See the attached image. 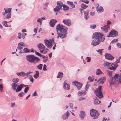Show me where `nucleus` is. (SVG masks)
<instances>
[{
  "mask_svg": "<svg viewBox=\"0 0 121 121\" xmlns=\"http://www.w3.org/2000/svg\"><path fill=\"white\" fill-rule=\"evenodd\" d=\"M119 82L121 83V76H120L118 74H115L113 77L110 78L109 81V84L111 87Z\"/></svg>",
  "mask_w": 121,
  "mask_h": 121,
  "instance_id": "nucleus-3",
  "label": "nucleus"
},
{
  "mask_svg": "<svg viewBox=\"0 0 121 121\" xmlns=\"http://www.w3.org/2000/svg\"><path fill=\"white\" fill-rule=\"evenodd\" d=\"M103 50V49H100L96 51L99 53V54L101 55H102V51Z\"/></svg>",
  "mask_w": 121,
  "mask_h": 121,
  "instance_id": "nucleus-41",
  "label": "nucleus"
},
{
  "mask_svg": "<svg viewBox=\"0 0 121 121\" xmlns=\"http://www.w3.org/2000/svg\"><path fill=\"white\" fill-rule=\"evenodd\" d=\"M19 79L17 78H13L12 80V82H13V83H15V84H17L19 81Z\"/></svg>",
  "mask_w": 121,
  "mask_h": 121,
  "instance_id": "nucleus-33",
  "label": "nucleus"
},
{
  "mask_svg": "<svg viewBox=\"0 0 121 121\" xmlns=\"http://www.w3.org/2000/svg\"><path fill=\"white\" fill-rule=\"evenodd\" d=\"M89 87V85L88 83V82H87V84L85 86V90L86 91H87Z\"/></svg>",
  "mask_w": 121,
  "mask_h": 121,
  "instance_id": "nucleus-44",
  "label": "nucleus"
},
{
  "mask_svg": "<svg viewBox=\"0 0 121 121\" xmlns=\"http://www.w3.org/2000/svg\"><path fill=\"white\" fill-rule=\"evenodd\" d=\"M18 86V84H15V83H12L11 84V86L12 87L13 90L16 91V87Z\"/></svg>",
  "mask_w": 121,
  "mask_h": 121,
  "instance_id": "nucleus-24",
  "label": "nucleus"
},
{
  "mask_svg": "<svg viewBox=\"0 0 121 121\" xmlns=\"http://www.w3.org/2000/svg\"><path fill=\"white\" fill-rule=\"evenodd\" d=\"M118 35V33L117 31L114 30L112 29L107 36L108 37H115L117 36Z\"/></svg>",
  "mask_w": 121,
  "mask_h": 121,
  "instance_id": "nucleus-10",
  "label": "nucleus"
},
{
  "mask_svg": "<svg viewBox=\"0 0 121 121\" xmlns=\"http://www.w3.org/2000/svg\"><path fill=\"white\" fill-rule=\"evenodd\" d=\"M100 101L97 99V97H95L94 99V104H95L97 105L99 104Z\"/></svg>",
  "mask_w": 121,
  "mask_h": 121,
  "instance_id": "nucleus-25",
  "label": "nucleus"
},
{
  "mask_svg": "<svg viewBox=\"0 0 121 121\" xmlns=\"http://www.w3.org/2000/svg\"><path fill=\"white\" fill-rule=\"evenodd\" d=\"M33 96H37V94L36 93V91H35V92L33 94Z\"/></svg>",
  "mask_w": 121,
  "mask_h": 121,
  "instance_id": "nucleus-60",
  "label": "nucleus"
},
{
  "mask_svg": "<svg viewBox=\"0 0 121 121\" xmlns=\"http://www.w3.org/2000/svg\"><path fill=\"white\" fill-rule=\"evenodd\" d=\"M22 85H23L22 84H21L19 85L18 86L15 91L16 92H18L22 90Z\"/></svg>",
  "mask_w": 121,
  "mask_h": 121,
  "instance_id": "nucleus-23",
  "label": "nucleus"
},
{
  "mask_svg": "<svg viewBox=\"0 0 121 121\" xmlns=\"http://www.w3.org/2000/svg\"><path fill=\"white\" fill-rule=\"evenodd\" d=\"M23 51H24V52L27 53L30 52V50L28 49L27 48H25L23 49Z\"/></svg>",
  "mask_w": 121,
  "mask_h": 121,
  "instance_id": "nucleus-40",
  "label": "nucleus"
},
{
  "mask_svg": "<svg viewBox=\"0 0 121 121\" xmlns=\"http://www.w3.org/2000/svg\"><path fill=\"white\" fill-rule=\"evenodd\" d=\"M81 8H80V11L82 15V11L83 10L86 9L88 6V5H86L82 3L81 5Z\"/></svg>",
  "mask_w": 121,
  "mask_h": 121,
  "instance_id": "nucleus-18",
  "label": "nucleus"
},
{
  "mask_svg": "<svg viewBox=\"0 0 121 121\" xmlns=\"http://www.w3.org/2000/svg\"><path fill=\"white\" fill-rule=\"evenodd\" d=\"M37 47L39 49L40 51V52H43V51L44 50L45 48V47L41 43L38 44Z\"/></svg>",
  "mask_w": 121,
  "mask_h": 121,
  "instance_id": "nucleus-12",
  "label": "nucleus"
},
{
  "mask_svg": "<svg viewBox=\"0 0 121 121\" xmlns=\"http://www.w3.org/2000/svg\"><path fill=\"white\" fill-rule=\"evenodd\" d=\"M96 10L97 12L99 13L103 12L104 11L102 7H100L96 9Z\"/></svg>",
  "mask_w": 121,
  "mask_h": 121,
  "instance_id": "nucleus-29",
  "label": "nucleus"
},
{
  "mask_svg": "<svg viewBox=\"0 0 121 121\" xmlns=\"http://www.w3.org/2000/svg\"><path fill=\"white\" fill-rule=\"evenodd\" d=\"M86 98H84L83 97H81L80 98H79V100L80 101H81L82 100L84 99H85Z\"/></svg>",
  "mask_w": 121,
  "mask_h": 121,
  "instance_id": "nucleus-58",
  "label": "nucleus"
},
{
  "mask_svg": "<svg viewBox=\"0 0 121 121\" xmlns=\"http://www.w3.org/2000/svg\"><path fill=\"white\" fill-rule=\"evenodd\" d=\"M57 4L58 5L56 6L53 9L54 11L55 12H58L60 10L62 7V2L61 1H57Z\"/></svg>",
  "mask_w": 121,
  "mask_h": 121,
  "instance_id": "nucleus-9",
  "label": "nucleus"
},
{
  "mask_svg": "<svg viewBox=\"0 0 121 121\" xmlns=\"http://www.w3.org/2000/svg\"><path fill=\"white\" fill-rule=\"evenodd\" d=\"M86 92L85 91H80L78 93V95L80 96L81 95H84L86 94Z\"/></svg>",
  "mask_w": 121,
  "mask_h": 121,
  "instance_id": "nucleus-26",
  "label": "nucleus"
},
{
  "mask_svg": "<svg viewBox=\"0 0 121 121\" xmlns=\"http://www.w3.org/2000/svg\"><path fill=\"white\" fill-rule=\"evenodd\" d=\"M102 87V86H100L95 90V93L96 95L99 98H102L103 97V95L101 92Z\"/></svg>",
  "mask_w": 121,
  "mask_h": 121,
  "instance_id": "nucleus-8",
  "label": "nucleus"
},
{
  "mask_svg": "<svg viewBox=\"0 0 121 121\" xmlns=\"http://www.w3.org/2000/svg\"><path fill=\"white\" fill-rule=\"evenodd\" d=\"M69 106L71 108H72L73 107V104L72 103H70L69 104Z\"/></svg>",
  "mask_w": 121,
  "mask_h": 121,
  "instance_id": "nucleus-61",
  "label": "nucleus"
},
{
  "mask_svg": "<svg viewBox=\"0 0 121 121\" xmlns=\"http://www.w3.org/2000/svg\"><path fill=\"white\" fill-rule=\"evenodd\" d=\"M116 44L118 48H121V43H117Z\"/></svg>",
  "mask_w": 121,
  "mask_h": 121,
  "instance_id": "nucleus-50",
  "label": "nucleus"
},
{
  "mask_svg": "<svg viewBox=\"0 0 121 121\" xmlns=\"http://www.w3.org/2000/svg\"><path fill=\"white\" fill-rule=\"evenodd\" d=\"M94 77L93 76L91 77V76H89L88 78V79L90 82H92L93 81L94 79Z\"/></svg>",
  "mask_w": 121,
  "mask_h": 121,
  "instance_id": "nucleus-39",
  "label": "nucleus"
},
{
  "mask_svg": "<svg viewBox=\"0 0 121 121\" xmlns=\"http://www.w3.org/2000/svg\"><path fill=\"white\" fill-rule=\"evenodd\" d=\"M106 79V78L105 77H101L99 79L97 82H99L100 83L102 84L105 81Z\"/></svg>",
  "mask_w": 121,
  "mask_h": 121,
  "instance_id": "nucleus-21",
  "label": "nucleus"
},
{
  "mask_svg": "<svg viewBox=\"0 0 121 121\" xmlns=\"http://www.w3.org/2000/svg\"><path fill=\"white\" fill-rule=\"evenodd\" d=\"M110 28V26H108L107 27H105L104 26H103V27H101V28L103 31L106 33L108 32V28Z\"/></svg>",
  "mask_w": 121,
  "mask_h": 121,
  "instance_id": "nucleus-27",
  "label": "nucleus"
},
{
  "mask_svg": "<svg viewBox=\"0 0 121 121\" xmlns=\"http://www.w3.org/2000/svg\"><path fill=\"white\" fill-rule=\"evenodd\" d=\"M86 58H87L86 59L87 61L88 62H90L91 61V58L89 57H87Z\"/></svg>",
  "mask_w": 121,
  "mask_h": 121,
  "instance_id": "nucleus-49",
  "label": "nucleus"
},
{
  "mask_svg": "<svg viewBox=\"0 0 121 121\" xmlns=\"http://www.w3.org/2000/svg\"><path fill=\"white\" fill-rule=\"evenodd\" d=\"M102 73L100 69H97L96 71V74L97 75H99Z\"/></svg>",
  "mask_w": 121,
  "mask_h": 121,
  "instance_id": "nucleus-34",
  "label": "nucleus"
},
{
  "mask_svg": "<svg viewBox=\"0 0 121 121\" xmlns=\"http://www.w3.org/2000/svg\"><path fill=\"white\" fill-rule=\"evenodd\" d=\"M118 40L117 39H115L113 40L111 42V43H115L117 42Z\"/></svg>",
  "mask_w": 121,
  "mask_h": 121,
  "instance_id": "nucleus-52",
  "label": "nucleus"
},
{
  "mask_svg": "<svg viewBox=\"0 0 121 121\" xmlns=\"http://www.w3.org/2000/svg\"><path fill=\"white\" fill-rule=\"evenodd\" d=\"M11 9H7L5 10L4 13L3 12L2 14L4 15V19H9L11 17Z\"/></svg>",
  "mask_w": 121,
  "mask_h": 121,
  "instance_id": "nucleus-6",
  "label": "nucleus"
},
{
  "mask_svg": "<svg viewBox=\"0 0 121 121\" xmlns=\"http://www.w3.org/2000/svg\"><path fill=\"white\" fill-rule=\"evenodd\" d=\"M4 90L3 89V86L2 84L0 85V92H4Z\"/></svg>",
  "mask_w": 121,
  "mask_h": 121,
  "instance_id": "nucleus-38",
  "label": "nucleus"
},
{
  "mask_svg": "<svg viewBox=\"0 0 121 121\" xmlns=\"http://www.w3.org/2000/svg\"><path fill=\"white\" fill-rule=\"evenodd\" d=\"M112 72L111 71H109L108 72V74L109 76H111L112 75Z\"/></svg>",
  "mask_w": 121,
  "mask_h": 121,
  "instance_id": "nucleus-63",
  "label": "nucleus"
},
{
  "mask_svg": "<svg viewBox=\"0 0 121 121\" xmlns=\"http://www.w3.org/2000/svg\"><path fill=\"white\" fill-rule=\"evenodd\" d=\"M102 121H107V118H106L105 117H104Z\"/></svg>",
  "mask_w": 121,
  "mask_h": 121,
  "instance_id": "nucleus-62",
  "label": "nucleus"
},
{
  "mask_svg": "<svg viewBox=\"0 0 121 121\" xmlns=\"http://www.w3.org/2000/svg\"><path fill=\"white\" fill-rule=\"evenodd\" d=\"M95 14V13L94 12H91L90 13V14L92 16H93Z\"/></svg>",
  "mask_w": 121,
  "mask_h": 121,
  "instance_id": "nucleus-57",
  "label": "nucleus"
},
{
  "mask_svg": "<svg viewBox=\"0 0 121 121\" xmlns=\"http://www.w3.org/2000/svg\"><path fill=\"white\" fill-rule=\"evenodd\" d=\"M117 63V61L113 63H109L108 62H106L104 63V65L108 67V68L110 70L115 71L118 66Z\"/></svg>",
  "mask_w": 121,
  "mask_h": 121,
  "instance_id": "nucleus-5",
  "label": "nucleus"
},
{
  "mask_svg": "<svg viewBox=\"0 0 121 121\" xmlns=\"http://www.w3.org/2000/svg\"><path fill=\"white\" fill-rule=\"evenodd\" d=\"M21 37H22V36H21V34L20 33H19L18 34V38L19 39H21Z\"/></svg>",
  "mask_w": 121,
  "mask_h": 121,
  "instance_id": "nucleus-59",
  "label": "nucleus"
},
{
  "mask_svg": "<svg viewBox=\"0 0 121 121\" xmlns=\"http://www.w3.org/2000/svg\"><path fill=\"white\" fill-rule=\"evenodd\" d=\"M24 95L25 94L23 92H21L18 94V96L20 97H21Z\"/></svg>",
  "mask_w": 121,
  "mask_h": 121,
  "instance_id": "nucleus-45",
  "label": "nucleus"
},
{
  "mask_svg": "<svg viewBox=\"0 0 121 121\" xmlns=\"http://www.w3.org/2000/svg\"><path fill=\"white\" fill-rule=\"evenodd\" d=\"M54 39L52 38L50 39L49 40L47 39L44 40V41L45 45L49 48H52V44L54 42Z\"/></svg>",
  "mask_w": 121,
  "mask_h": 121,
  "instance_id": "nucleus-7",
  "label": "nucleus"
},
{
  "mask_svg": "<svg viewBox=\"0 0 121 121\" xmlns=\"http://www.w3.org/2000/svg\"><path fill=\"white\" fill-rule=\"evenodd\" d=\"M48 57L47 56H46V57L44 58L43 59V61L45 63L48 60Z\"/></svg>",
  "mask_w": 121,
  "mask_h": 121,
  "instance_id": "nucleus-42",
  "label": "nucleus"
},
{
  "mask_svg": "<svg viewBox=\"0 0 121 121\" xmlns=\"http://www.w3.org/2000/svg\"><path fill=\"white\" fill-rule=\"evenodd\" d=\"M30 77L29 78L30 81L32 82H33L34 81L33 78L32 77V75H30Z\"/></svg>",
  "mask_w": 121,
  "mask_h": 121,
  "instance_id": "nucleus-47",
  "label": "nucleus"
},
{
  "mask_svg": "<svg viewBox=\"0 0 121 121\" xmlns=\"http://www.w3.org/2000/svg\"><path fill=\"white\" fill-rule=\"evenodd\" d=\"M69 115V112L67 111V112L64 114L62 117V118L64 120L67 119Z\"/></svg>",
  "mask_w": 121,
  "mask_h": 121,
  "instance_id": "nucleus-20",
  "label": "nucleus"
},
{
  "mask_svg": "<svg viewBox=\"0 0 121 121\" xmlns=\"http://www.w3.org/2000/svg\"><path fill=\"white\" fill-rule=\"evenodd\" d=\"M91 115L93 117H94V119L99 115V114L98 112L93 109H92L90 110Z\"/></svg>",
  "mask_w": 121,
  "mask_h": 121,
  "instance_id": "nucleus-11",
  "label": "nucleus"
},
{
  "mask_svg": "<svg viewBox=\"0 0 121 121\" xmlns=\"http://www.w3.org/2000/svg\"><path fill=\"white\" fill-rule=\"evenodd\" d=\"M92 38L94 39L91 44L95 46L98 45L101 42L105 40V37L103 34L98 32L93 34Z\"/></svg>",
  "mask_w": 121,
  "mask_h": 121,
  "instance_id": "nucleus-1",
  "label": "nucleus"
},
{
  "mask_svg": "<svg viewBox=\"0 0 121 121\" xmlns=\"http://www.w3.org/2000/svg\"><path fill=\"white\" fill-rule=\"evenodd\" d=\"M73 84L77 87L78 89L79 90L81 88L82 84L78 82L74 81L73 82Z\"/></svg>",
  "mask_w": 121,
  "mask_h": 121,
  "instance_id": "nucleus-13",
  "label": "nucleus"
},
{
  "mask_svg": "<svg viewBox=\"0 0 121 121\" xmlns=\"http://www.w3.org/2000/svg\"><path fill=\"white\" fill-rule=\"evenodd\" d=\"M16 74L18 76L23 77L25 76V73L23 71H22L21 72L17 73Z\"/></svg>",
  "mask_w": 121,
  "mask_h": 121,
  "instance_id": "nucleus-28",
  "label": "nucleus"
},
{
  "mask_svg": "<svg viewBox=\"0 0 121 121\" xmlns=\"http://www.w3.org/2000/svg\"><path fill=\"white\" fill-rule=\"evenodd\" d=\"M81 1L87 4H88L89 3V1L87 0H82Z\"/></svg>",
  "mask_w": 121,
  "mask_h": 121,
  "instance_id": "nucleus-53",
  "label": "nucleus"
},
{
  "mask_svg": "<svg viewBox=\"0 0 121 121\" xmlns=\"http://www.w3.org/2000/svg\"><path fill=\"white\" fill-rule=\"evenodd\" d=\"M27 60L31 63L35 64L40 60V59L32 55H27L26 56Z\"/></svg>",
  "mask_w": 121,
  "mask_h": 121,
  "instance_id": "nucleus-4",
  "label": "nucleus"
},
{
  "mask_svg": "<svg viewBox=\"0 0 121 121\" xmlns=\"http://www.w3.org/2000/svg\"><path fill=\"white\" fill-rule=\"evenodd\" d=\"M22 32H26V29H22Z\"/></svg>",
  "mask_w": 121,
  "mask_h": 121,
  "instance_id": "nucleus-64",
  "label": "nucleus"
},
{
  "mask_svg": "<svg viewBox=\"0 0 121 121\" xmlns=\"http://www.w3.org/2000/svg\"><path fill=\"white\" fill-rule=\"evenodd\" d=\"M29 87H27L25 88V89L24 91L25 93H26L29 90Z\"/></svg>",
  "mask_w": 121,
  "mask_h": 121,
  "instance_id": "nucleus-46",
  "label": "nucleus"
},
{
  "mask_svg": "<svg viewBox=\"0 0 121 121\" xmlns=\"http://www.w3.org/2000/svg\"><path fill=\"white\" fill-rule=\"evenodd\" d=\"M63 7V9L64 10H67L69 9V7L65 4H63L62 5Z\"/></svg>",
  "mask_w": 121,
  "mask_h": 121,
  "instance_id": "nucleus-36",
  "label": "nucleus"
},
{
  "mask_svg": "<svg viewBox=\"0 0 121 121\" xmlns=\"http://www.w3.org/2000/svg\"><path fill=\"white\" fill-rule=\"evenodd\" d=\"M42 19H41V18H39L38 19L37 21V22H40L42 23Z\"/></svg>",
  "mask_w": 121,
  "mask_h": 121,
  "instance_id": "nucleus-51",
  "label": "nucleus"
},
{
  "mask_svg": "<svg viewBox=\"0 0 121 121\" xmlns=\"http://www.w3.org/2000/svg\"><path fill=\"white\" fill-rule=\"evenodd\" d=\"M63 88L66 90H68L70 89L69 86L66 83V80H65L63 83Z\"/></svg>",
  "mask_w": 121,
  "mask_h": 121,
  "instance_id": "nucleus-17",
  "label": "nucleus"
},
{
  "mask_svg": "<svg viewBox=\"0 0 121 121\" xmlns=\"http://www.w3.org/2000/svg\"><path fill=\"white\" fill-rule=\"evenodd\" d=\"M84 18L86 20H87L89 18L88 13L84 11Z\"/></svg>",
  "mask_w": 121,
  "mask_h": 121,
  "instance_id": "nucleus-30",
  "label": "nucleus"
},
{
  "mask_svg": "<svg viewBox=\"0 0 121 121\" xmlns=\"http://www.w3.org/2000/svg\"><path fill=\"white\" fill-rule=\"evenodd\" d=\"M105 58L110 60H112L114 58V57L111 54L108 53H106L105 55Z\"/></svg>",
  "mask_w": 121,
  "mask_h": 121,
  "instance_id": "nucleus-14",
  "label": "nucleus"
},
{
  "mask_svg": "<svg viewBox=\"0 0 121 121\" xmlns=\"http://www.w3.org/2000/svg\"><path fill=\"white\" fill-rule=\"evenodd\" d=\"M96 25L95 24H92L91 25L90 27L92 29H95L96 27Z\"/></svg>",
  "mask_w": 121,
  "mask_h": 121,
  "instance_id": "nucleus-43",
  "label": "nucleus"
},
{
  "mask_svg": "<svg viewBox=\"0 0 121 121\" xmlns=\"http://www.w3.org/2000/svg\"><path fill=\"white\" fill-rule=\"evenodd\" d=\"M63 22L64 23L68 26H69L71 25V22L68 19H63Z\"/></svg>",
  "mask_w": 121,
  "mask_h": 121,
  "instance_id": "nucleus-19",
  "label": "nucleus"
},
{
  "mask_svg": "<svg viewBox=\"0 0 121 121\" xmlns=\"http://www.w3.org/2000/svg\"><path fill=\"white\" fill-rule=\"evenodd\" d=\"M80 117L82 120L85 117V113L84 112L81 111L79 115Z\"/></svg>",
  "mask_w": 121,
  "mask_h": 121,
  "instance_id": "nucleus-22",
  "label": "nucleus"
},
{
  "mask_svg": "<svg viewBox=\"0 0 121 121\" xmlns=\"http://www.w3.org/2000/svg\"><path fill=\"white\" fill-rule=\"evenodd\" d=\"M56 29L58 35L57 38L60 37L63 39L66 37V34L67 33V28L62 25L59 24L56 26Z\"/></svg>",
  "mask_w": 121,
  "mask_h": 121,
  "instance_id": "nucleus-2",
  "label": "nucleus"
},
{
  "mask_svg": "<svg viewBox=\"0 0 121 121\" xmlns=\"http://www.w3.org/2000/svg\"><path fill=\"white\" fill-rule=\"evenodd\" d=\"M70 5L71 6V7L73 8H74L75 7V5L73 4V3L72 2L71 3H70Z\"/></svg>",
  "mask_w": 121,
  "mask_h": 121,
  "instance_id": "nucleus-56",
  "label": "nucleus"
},
{
  "mask_svg": "<svg viewBox=\"0 0 121 121\" xmlns=\"http://www.w3.org/2000/svg\"><path fill=\"white\" fill-rule=\"evenodd\" d=\"M6 22L5 21H4L3 22H2V24L3 25H4V26L5 27H10V26H11V25H10L9 26H8V25H7V22Z\"/></svg>",
  "mask_w": 121,
  "mask_h": 121,
  "instance_id": "nucleus-37",
  "label": "nucleus"
},
{
  "mask_svg": "<svg viewBox=\"0 0 121 121\" xmlns=\"http://www.w3.org/2000/svg\"><path fill=\"white\" fill-rule=\"evenodd\" d=\"M43 66V65L42 64H40L37 66V68L38 69L41 70L42 69Z\"/></svg>",
  "mask_w": 121,
  "mask_h": 121,
  "instance_id": "nucleus-35",
  "label": "nucleus"
},
{
  "mask_svg": "<svg viewBox=\"0 0 121 121\" xmlns=\"http://www.w3.org/2000/svg\"><path fill=\"white\" fill-rule=\"evenodd\" d=\"M47 67V66L45 64H44L43 67V70L44 71H47V69H46Z\"/></svg>",
  "mask_w": 121,
  "mask_h": 121,
  "instance_id": "nucleus-48",
  "label": "nucleus"
},
{
  "mask_svg": "<svg viewBox=\"0 0 121 121\" xmlns=\"http://www.w3.org/2000/svg\"><path fill=\"white\" fill-rule=\"evenodd\" d=\"M26 35V34L25 33H23V34L22 35V37L23 39H24L25 38V36Z\"/></svg>",
  "mask_w": 121,
  "mask_h": 121,
  "instance_id": "nucleus-54",
  "label": "nucleus"
},
{
  "mask_svg": "<svg viewBox=\"0 0 121 121\" xmlns=\"http://www.w3.org/2000/svg\"><path fill=\"white\" fill-rule=\"evenodd\" d=\"M63 76V73L60 72H59L57 77V78H62Z\"/></svg>",
  "mask_w": 121,
  "mask_h": 121,
  "instance_id": "nucleus-31",
  "label": "nucleus"
},
{
  "mask_svg": "<svg viewBox=\"0 0 121 121\" xmlns=\"http://www.w3.org/2000/svg\"><path fill=\"white\" fill-rule=\"evenodd\" d=\"M25 44L23 42L19 43L17 45V49L18 50H20L23 48V47L25 46Z\"/></svg>",
  "mask_w": 121,
  "mask_h": 121,
  "instance_id": "nucleus-15",
  "label": "nucleus"
},
{
  "mask_svg": "<svg viewBox=\"0 0 121 121\" xmlns=\"http://www.w3.org/2000/svg\"><path fill=\"white\" fill-rule=\"evenodd\" d=\"M35 52L36 55L38 56H41V55L40 53H39L35 51Z\"/></svg>",
  "mask_w": 121,
  "mask_h": 121,
  "instance_id": "nucleus-55",
  "label": "nucleus"
},
{
  "mask_svg": "<svg viewBox=\"0 0 121 121\" xmlns=\"http://www.w3.org/2000/svg\"><path fill=\"white\" fill-rule=\"evenodd\" d=\"M36 73L34 75V77L35 78H37L39 77V73L38 71H35Z\"/></svg>",
  "mask_w": 121,
  "mask_h": 121,
  "instance_id": "nucleus-32",
  "label": "nucleus"
},
{
  "mask_svg": "<svg viewBox=\"0 0 121 121\" xmlns=\"http://www.w3.org/2000/svg\"><path fill=\"white\" fill-rule=\"evenodd\" d=\"M57 22V21L54 19L51 20L49 22L50 26L52 27H53L55 25L56 23Z\"/></svg>",
  "mask_w": 121,
  "mask_h": 121,
  "instance_id": "nucleus-16",
  "label": "nucleus"
}]
</instances>
